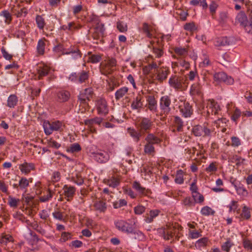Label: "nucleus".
<instances>
[{"label": "nucleus", "instance_id": "obj_9", "mask_svg": "<svg viewBox=\"0 0 252 252\" xmlns=\"http://www.w3.org/2000/svg\"><path fill=\"white\" fill-rule=\"evenodd\" d=\"M215 81L219 82H224L227 85H232L234 79L230 76H227L224 72H219L214 75Z\"/></svg>", "mask_w": 252, "mask_h": 252}, {"label": "nucleus", "instance_id": "obj_40", "mask_svg": "<svg viewBox=\"0 0 252 252\" xmlns=\"http://www.w3.org/2000/svg\"><path fill=\"white\" fill-rule=\"evenodd\" d=\"M173 232L172 228H169L167 230H163L162 232V237L164 239L166 240H169L170 239L172 238L173 237Z\"/></svg>", "mask_w": 252, "mask_h": 252}, {"label": "nucleus", "instance_id": "obj_28", "mask_svg": "<svg viewBox=\"0 0 252 252\" xmlns=\"http://www.w3.org/2000/svg\"><path fill=\"white\" fill-rule=\"evenodd\" d=\"M201 86L200 83H195L191 86L189 93L191 95L200 94L201 93Z\"/></svg>", "mask_w": 252, "mask_h": 252}, {"label": "nucleus", "instance_id": "obj_3", "mask_svg": "<svg viewBox=\"0 0 252 252\" xmlns=\"http://www.w3.org/2000/svg\"><path fill=\"white\" fill-rule=\"evenodd\" d=\"M153 126V122L148 118L141 117L137 122V129L143 134L149 133Z\"/></svg>", "mask_w": 252, "mask_h": 252}, {"label": "nucleus", "instance_id": "obj_54", "mask_svg": "<svg viewBox=\"0 0 252 252\" xmlns=\"http://www.w3.org/2000/svg\"><path fill=\"white\" fill-rule=\"evenodd\" d=\"M71 181L78 186H81L84 183V179L78 174H77L76 177H72Z\"/></svg>", "mask_w": 252, "mask_h": 252}, {"label": "nucleus", "instance_id": "obj_24", "mask_svg": "<svg viewBox=\"0 0 252 252\" xmlns=\"http://www.w3.org/2000/svg\"><path fill=\"white\" fill-rule=\"evenodd\" d=\"M236 22L240 23V25L244 27L248 23V18L244 11H240L237 15Z\"/></svg>", "mask_w": 252, "mask_h": 252}, {"label": "nucleus", "instance_id": "obj_32", "mask_svg": "<svg viewBox=\"0 0 252 252\" xmlns=\"http://www.w3.org/2000/svg\"><path fill=\"white\" fill-rule=\"evenodd\" d=\"M128 91V88L126 87H122L118 90L115 93V98L116 100H119L122 98Z\"/></svg>", "mask_w": 252, "mask_h": 252}, {"label": "nucleus", "instance_id": "obj_47", "mask_svg": "<svg viewBox=\"0 0 252 252\" xmlns=\"http://www.w3.org/2000/svg\"><path fill=\"white\" fill-rule=\"evenodd\" d=\"M81 150V147L80 145L78 143H75L71 144L67 151L71 153H75L79 152Z\"/></svg>", "mask_w": 252, "mask_h": 252}, {"label": "nucleus", "instance_id": "obj_57", "mask_svg": "<svg viewBox=\"0 0 252 252\" xmlns=\"http://www.w3.org/2000/svg\"><path fill=\"white\" fill-rule=\"evenodd\" d=\"M201 213L203 215L209 216L211 214H213L214 212L210 207L206 206L202 208Z\"/></svg>", "mask_w": 252, "mask_h": 252}, {"label": "nucleus", "instance_id": "obj_16", "mask_svg": "<svg viewBox=\"0 0 252 252\" xmlns=\"http://www.w3.org/2000/svg\"><path fill=\"white\" fill-rule=\"evenodd\" d=\"M63 189L64 196L67 198V201L72 199L75 193L76 188L73 186L65 185L63 186Z\"/></svg>", "mask_w": 252, "mask_h": 252}, {"label": "nucleus", "instance_id": "obj_29", "mask_svg": "<svg viewBox=\"0 0 252 252\" xmlns=\"http://www.w3.org/2000/svg\"><path fill=\"white\" fill-rule=\"evenodd\" d=\"M88 61L92 63H99L101 60V56L98 54H92L91 52L88 53Z\"/></svg>", "mask_w": 252, "mask_h": 252}, {"label": "nucleus", "instance_id": "obj_64", "mask_svg": "<svg viewBox=\"0 0 252 252\" xmlns=\"http://www.w3.org/2000/svg\"><path fill=\"white\" fill-rule=\"evenodd\" d=\"M218 7V5L215 1H212L211 2V4L209 5V9L210 13L212 15L215 13Z\"/></svg>", "mask_w": 252, "mask_h": 252}, {"label": "nucleus", "instance_id": "obj_63", "mask_svg": "<svg viewBox=\"0 0 252 252\" xmlns=\"http://www.w3.org/2000/svg\"><path fill=\"white\" fill-rule=\"evenodd\" d=\"M134 213L136 215H141L145 211V208L142 205H138L134 207Z\"/></svg>", "mask_w": 252, "mask_h": 252}, {"label": "nucleus", "instance_id": "obj_30", "mask_svg": "<svg viewBox=\"0 0 252 252\" xmlns=\"http://www.w3.org/2000/svg\"><path fill=\"white\" fill-rule=\"evenodd\" d=\"M78 82L82 83L85 82L89 78V72L85 70H82L78 73Z\"/></svg>", "mask_w": 252, "mask_h": 252}, {"label": "nucleus", "instance_id": "obj_11", "mask_svg": "<svg viewBox=\"0 0 252 252\" xmlns=\"http://www.w3.org/2000/svg\"><path fill=\"white\" fill-rule=\"evenodd\" d=\"M93 95V89L91 88L85 89L83 90L78 96V99L81 103L86 104L88 101H90Z\"/></svg>", "mask_w": 252, "mask_h": 252}, {"label": "nucleus", "instance_id": "obj_59", "mask_svg": "<svg viewBox=\"0 0 252 252\" xmlns=\"http://www.w3.org/2000/svg\"><path fill=\"white\" fill-rule=\"evenodd\" d=\"M12 241L13 238L11 236L9 235H5L1 238L0 243L3 245H6L8 242H10Z\"/></svg>", "mask_w": 252, "mask_h": 252}, {"label": "nucleus", "instance_id": "obj_26", "mask_svg": "<svg viewBox=\"0 0 252 252\" xmlns=\"http://www.w3.org/2000/svg\"><path fill=\"white\" fill-rule=\"evenodd\" d=\"M34 166L33 164L28 163L27 162H24L19 166V169L21 171L25 174H28L32 170L34 169Z\"/></svg>", "mask_w": 252, "mask_h": 252}, {"label": "nucleus", "instance_id": "obj_60", "mask_svg": "<svg viewBox=\"0 0 252 252\" xmlns=\"http://www.w3.org/2000/svg\"><path fill=\"white\" fill-rule=\"evenodd\" d=\"M132 234L134 235V238L137 239L139 241H143L145 239V236L144 234L140 231H135L134 229V232Z\"/></svg>", "mask_w": 252, "mask_h": 252}, {"label": "nucleus", "instance_id": "obj_22", "mask_svg": "<svg viewBox=\"0 0 252 252\" xmlns=\"http://www.w3.org/2000/svg\"><path fill=\"white\" fill-rule=\"evenodd\" d=\"M133 188L135 189L138 193L142 195H147L150 192L149 189H146L145 188L141 186L140 184L137 182L134 181L132 185Z\"/></svg>", "mask_w": 252, "mask_h": 252}, {"label": "nucleus", "instance_id": "obj_62", "mask_svg": "<svg viewBox=\"0 0 252 252\" xmlns=\"http://www.w3.org/2000/svg\"><path fill=\"white\" fill-rule=\"evenodd\" d=\"M232 245L233 244L231 243L230 241H227L222 245L221 249L224 251H225L226 252H229L230 249Z\"/></svg>", "mask_w": 252, "mask_h": 252}, {"label": "nucleus", "instance_id": "obj_38", "mask_svg": "<svg viewBox=\"0 0 252 252\" xmlns=\"http://www.w3.org/2000/svg\"><path fill=\"white\" fill-rule=\"evenodd\" d=\"M175 52L178 55L185 57L188 55V49L181 47H176L174 48Z\"/></svg>", "mask_w": 252, "mask_h": 252}, {"label": "nucleus", "instance_id": "obj_21", "mask_svg": "<svg viewBox=\"0 0 252 252\" xmlns=\"http://www.w3.org/2000/svg\"><path fill=\"white\" fill-rule=\"evenodd\" d=\"M70 96V93L67 91L62 90L57 93V100L60 102L67 101L69 99Z\"/></svg>", "mask_w": 252, "mask_h": 252}, {"label": "nucleus", "instance_id": "obj_10", "mask_svg": "<svg viewBox=\"0 0 252 252\" xmlns=\"http://www.w3.org/2000/svg\"><path fill=\"white\" fill-rule=\"evenodd\" d=\"M170 104L171 99L168 96L164 95L160 98L159 106L164 114L167 115L171 111Z\"/></svg>", "mask_w": 252, "mask_h": 252}, {"label": "nucleus", "instance_id": "obj_52", "mask_svg": "<svg viewBox=\"0 0 252 252\" xmlns=\"http://www.w3.org/2000/svg\"><path fill=\"white\" fill-rule=\"evenodd\" d=\"M19 202L20 200L19 199L11 196L8 197V204L11 207H17Z\"/></svg>", "mask_w": 252, "mask_h": 252}, {"label": "nucleus", "instance_id": "obj_61", "mask_svg": "<svg viewBox=\"0 0 252 252\" xmlns=\"http://www.w3.org/2000/svg\"><path fill=\"white\" fill-rule=\"evenodd\" d=\"M48 145L49 147L56 149H59L61 146L60 143L51 139L48 141Z\"/></svg>", "mask_w": 252, "mask_h": 252}, {"label": "nucleus", "instance_id": "obj_45", "mask_svg": "<svg viewBox=\"0 0 252 252\" xmlns=\"http://www.w3.org/2000/svg\"><path fill=\"white\" fill-rule=\"evenodd\" d=\"M144 151L147 155H153L155 153V147L153 145L146 143L144 146Z\"/></svg>", "mask_w": 252, "mask_h": 252}, {"label": "nucleus", "instance_id": "obj_5", "mask_svg": "<svg viewBox=\"0 0 252 252\" xmlns=\"http://www.w3.org/2000/svg\"><path fill=\"white\" fill-rule=\"evenodd\" d=\"M114 224L116 228L123 232H125L127 234L132 233L134 232L133 225L124 220H116L114 221Z\"/></svg>", "mask_w": 252, "mask_h": 252}, {"label": "nucleus", "instance_id": "obj_25", "mask_svg": "<svg viewBox=\"0 0 252 252\" xmlns=\"http://www.w3.org/2000/svg\"><path fill=\"white\" fill-rule=\"evenodd\" d=\"M148 133V135L145 139L147 143L153 145L154 144H159L160 142V139L156 136L153 133Z\"/></svg>", "mask_w": 252, "mask_h": 252}, {"label": "nucleus", "instance_id": "obj_12", "mask_svg": "<svg viewBox=\"0 0 252 252\" xmlns=\"http://www.w3.org/2000/svg\"><path fill=\"white\" fill-rule=\"evenodd\" d=\"M143 97L140 94L134 97L131 104V108L132 110H137L138 112L143 106Z\"/></svg>", "mask_w": 252, "mask_h": 252}, {"label": "nucleus", "instance_id": "obj_56", "mask_svg": "<svg viewBox=\"0 0 252 252\" xmlns=\"http://www.w3.org/2000/svg\"><path fill=\"white\" fill-rule=\"evenodd\" d=\"M231 146L233 147H238L241 144V140L239 138L236 136H232L231 138Z\"/></svg>", "mask_w": 252, "mask_h": 252}, {"label": "nucleus", "instance_id": "obj_18", "mask_svg": "<svg viewBox=\"0 0 252 252\" xmlns=\"http://www.w3.org/2000/svg\"><path fill=\"white\" fill-rule=\"evenodd\" d=\"M180 112L185 118L190 116L192 113L191 106L188 102H184L183 105L179 106Z\"/></svg>", "mask_w": 252, "mask_h": 252}, {"label": "nucleus", "instance_id": "obj_53", "mask_svg": "<svg viewBox=\"0 0 252 252\" xmlns=\"http://www.w3.org/2000/svg\"><path fill=\"white\" fill-rule=\"evenodd\" d=\"M142 30L146 36L150 38L152 37V34L151 33V29L149 25L146 23L143 24Z\"/></svg>", "mask_w": 252, "mask_h": 252}, {"label": "nucleus", "instance_id": "obj_39", "mask_svg": "<svg viewBox=\"0 0 252 252\" xmlns=\"http://www.w3.org/2000/svg\"><path fill=\"white\" fill-rule=\"evenodd\" d=\"M29 186V181L26 178L22 177L19 182V189L21 190L25 189L26 191L27 187Z\"/></svg>", "mask_w": 252, "mask_h": 252}, {"label": "nucleus", "instance_id": "obj_42", "mask_svg": "<svg viewBox=\"0 0 252 252\" xmlns=\"http://www.w3.org/2000/svg\"><path fill=\"white\" fill-rule=\"evenodd\" d=\"M174 123L177 131H182L183 127V122L182 119L180 117L176 116L175 117Z\"/></svg>", "mask_w": 252, "mask_h": 252}, {"label": "nucleus", "instance_id": "obj_7", "mask_svg": "<svg viewBox=\"0 0 252 252\" xmlns=\"http://www.w3.org/2000/svg\"><path fill=\"white\" fill-rule=\"evenodd\" d=\"M92 21L95 24L94 32L93 34L94 39H98L99 37L103 36L104 31V25L100 23V20L98 17L94 16L92 18Z\"/></svg>", "mask_w": 252, "mask_h": 252}, {"label": "nucleus", "instance_id": "obj_33", "mask_svg": "<svg viewBox=\"0 0 252 252\" xmlns=\"http://www.w3.org/2000/svg\"><path fill=\"white\" fill-rule=\"evenodd\" d=\"M18 98L15 94L10 95L7 99V106L10 108H14L17 104Z\"/></svg>", "mask_w": 252, "mask_h": 252}, {"label": "nucleus", "instance_id": "obj_58", "mask_svg": "<svg viewBox=\"0 0 252 252\" xmlns=\"http://www.w3.org/2000/svg\"><path fill=\"white\" fill-rule=\"evenodd\" d=\"M192 197L193 198L194 201L196 203H200L204 201L203 196L199 192L193 194Z\"/></svg>", "mask_w": 252, "mask_h": 252}, {"label": "nucleus", "instance_id": "obj_50", "mask_svg": "<svg viewBox=\"0 0 252 252\" xmlns=\"http://www.w3.org/2000/svg\"><path fill=\"white\" fill-rule=\"evenodd\" d=\"M236 191L238 195L243 197H246L248 194L247 190L243 184H242L240 187L237 189Z\"/></svg>", "mask_w": 252, "mask_h": 252}, {"label": "nucleus", "instance_id": "obj_14", "mask_svg": "<svg viewBox=\"0 0 252 252\" xmlns=\"http://www.w3.org/2000/svg\"><path fill=\"white\" fill-rule=\"evenodd\" d=\"M96 106L99 114L105 115L108 113V108L105 99H99L96 102Z\"/></svg>", "mask_w": 252, "mask_h": 252}, {"label": "nucleus", "instance_id": "obj_8", "mask_svg": "<svg viewBox=\"0 0 252 252\" xmlns=\"http://www.w3.org/2000/svg\"><path fill=\"white\" fill-rule=\"evenodd\" d=\"M192 132L195 136L206 137L210 136L211 135L213 130L208 128L205 125H197L192 128Z\"/></svg>", "mask_w": 252, "mask_h": 252}, {"label": "nucleus", "instance_id": "obj_55", "mask_svg": "<svg viewBox=\"0 0 252 252\" xmlns=\"http://www.w3.org/2000/svg\"><path fill=\"white\" fill-rule=\"evenodd\" d=\"M67 49L65 48L64 46L59 43L54 48V51L56 52H62V54L63 55L64 52H67Z\"/></svg>", "mask_w": 252, "mask_h": 252}, {"label": "nucleus", "instance_id": "obj_27", "mask_svg": "<svg viewBox=\"0 0 252 252\" xmlns=\"http://www.w3.org/2000/svg\"><path fill=\"white\" fill-rule=\"evenodd\" d=\"M149 109L152 111H156L157 108V101L154 96L149 95L147 98Z\"/></svg>", "mask_w": 252, "mask_h": 252}, {"label": "nucleus", "instance_id": "obj_31", "mask_svg": "<svg viewBox=\"0 0 252 252\" xmlns=\"http://www.w3.org/2000/svg\"><path fill=\"white\" fill-rule=\"evenodd\" d=\"M159 211L158 210H151L148 216L145 218V221L147 223H151L153 221L155 218L157 217L159 214Z\"/></svg>", "mask_w": 252, "mask_h": 252}, {"label": "nucleus", "instance_id": "obj_1", "mask_svg": "<svg viewBox=\"0 0 252 252\" xmlns=\"http://www.w3.org/2000/svg\"><path fill=\"white\" fill-rule=\"evenodd\" d=\"M170 86L177 91H182L188 85V78L184 76L172 75L168 81Z\"/></svg>", "mask_w": 252, "mask_h": 252}, {"label": "nucleus", "instance_id": "obj_46", "mask_svg": "<svg viewBox=\"0 0 252 252\" xmlns=\"http://www.w3.org/2000/svg\"><path fill=\"white\" fill-rule=\"evenodd\" d=\"M117 28L121 32H125L127 31V24L123 21H118L117 23Z\"/></svg>", "mask_w": 252, "mask_h": 252}, {"label": "nucleus", "instance_id": "obj_43", "mask_svg": "<svg viewBox=\"0 0 252 252\" xmlns=\"http://www.w3.org/2000/svg\"><path fill=\"white\" fill-rule=\"evenodd\" d=\"M241 216L242 218L246 220H248L251 218V215L250 209L246 206H244L243 207Z\"/></svg>", "mask_w": 252, "mask_h": 252}, {"label": "nucleus", "instance_id": "obj_17", "mask_svg": "<svg viewBox=\"0 0 252 252\" xmlns=\"http://www.w3.org/2000/svg\"><path fill=\"white\" fill-rule=\"evenodd\" d=\"M63 55H71L73 60H77L82 57L80 51L77 47L74 46H70L67 49V52H64Z\"/></svg>", "mask_w": 252, "mask_h": 252}, {"label": "nucleus", "instance_id": "obj_4", "mask_svg": "<svg viewBox=\"0 0 252 252\" xmlns=\"http://www.w3.org/2000/svg\"><path fill=\"white\" fill-rule=\"evenodd\" d=\"M43 126L45 133L47 135H50L54 131H61L63 130V124L59 121H56L53 122L45 121L43 123Z\"/></svg>", "mask_w": 252, "mask_h": 252}, {"label": "nucleus", "instance_id": "obj_34", "mask_svg": "<svg viewBox=\"0 0 252 252\" xmlns=\"http://www.w3.org/2000/svg\"><path fill=\"white\" fill-rule=\"evenodd\" d=\"M94 207L100 212H104L107 208L106 203L102 201L96 202L94 204Z\"/></svg>", "mask_w": 252, "mask_h": 252}, {"label": "nucleus", "instance_id": "obj_6", "mask_svg": "<svg viewBox=\"0 0 252 252\" xmlns=\"http://www.w3.org/2000/svg\"><path fill=\"white\" fill-rule=\"evenodd\" d=\"M220 110L219 105L213 99L208 100L206 103V107L204 108V111H206L207 116L209 117L218 115Z\"/></svg>", "mask_w": 252, "mask_h": 252}, {"label": "nucleus", "instance_id": "obj_13", "mask_svg": "<svg viewBox=\"0 0 252 252\" xmlns=\"http://www.w3.org/2000/svg\"><path fill=\"white\" fill-rule=\"evenodd\" d=\"M169 73V69L167 67L158 68L156 72V79L160 83L162 82L166 79Z\"/></svg>", "mask_w": 252, "mask_h": 252}, {"label": "nucleus", "instance_id": "obj_2", "mask_svg": "<svg viewBox=\"0 0 252 252\" xmlns=\"http://www.w3.org/2000/svg\"><path fill=\"white\" fill-rule=\"evenodd\" d=\"M91 157L99 163H106L110 159L109 153L102 149H98L91 152Z\"/></svg>", "mask_w": 252, "mask_h": 252}, {"label": "nucleus", "instance_id": "obj_23", "mask_svg": "<svg viewBox=\"0 0 252 252\" xmlns=\"http://www.w3.org/2000/svg\"><path fill=\"white\" fill-rule=\"evenodd\" d=\"M50 69V68L47 65H45L37 66V72L38 79H41L43 77L46 76L48 74Z\"/></svg>", "mask_w": 252, "mask_h": 252}, {"label": "nucleus", "instance_id": "obj_35", "mask_svg": "<svg viewBox=\"0 0 252 252\" xmlns=\"http://www.w3.org/2000/svg\"><path fill=\"white\" fill-rule=\"evenodd\" d=\"M158 68V64L155 62H153L143 68V71L145 74H149L152 70L154 69L157 70Z\"/></svg>", "mask_w": 252, "mask_h": 252}, {"label": "nucleus", "instance_id": "obj_44", "mask_svg": "<svg viewBox=\"0 0 252 252\" xmlns=\"http://www.w3.org/2000/svg\"><path fill=\"white\" fill-rule=\"evenodd\" d=\"M35 21L38 28L40 30L43 29L45 24L44 18L40 15H37Z\"/></svg>", "mask_w": 252, "mask_h": 252}, {"label": "nucleus", "instance_id": "obj_48", "mask_svg": "<svg viewBox=\"0 0 252 252\" xmlns=\"http://www.w3.org/2000/svg\"><path fill=\"white\" fill-rule=\"evenodd\" d=\"M175 182L176 184H182L184 182V178H183V172L180 170H178L177 172L176 177L175 179Z\"/></svg>", "mask_w": 252, "mask_h": 252}, {"label": "nucleus", "instance_id": "obj_41", "mask_svg": "<svg viewBox=\"0 0 252 252\" xmlns=\"http://www.w3.org/2000/svg\"><path fill=\"white\" fill-rule=\"evenodd\" d=\"M208 242V239L207 237H203L198 240L195 244V246L198 249L204 247L206 246Z\"/></svg>", "mask_w": 252, "mask_h": 252}, {"label": "nucleus", "instance_id": "obj_20", "mask_svg": "<svg viewBox=\"0 0 252 252\" xmlns=\"http://www.w3.org/2000/svg\"><path fill=\"white\" fill-rule=\"evenodd\" d=\"M104 183L109 187L115 188L119 186L120 184V179L118 177L112 176L107 179L104 180Z\"/></svg>", "mask_w": 252, "mask_h": 252}, {"label": "nucleus", "instance_id": "obj_36", "mask_svg": "<svg viewBox=\"0 0 252 252\" xmlns=\"http://www.w3.org/2000/svg\"><path fill=\"white\" fill-rule=\"evenodd\" d=\"M45 45L44 39H41L38 40L36 48L38 54L43 55L44 53Z\"/></svg>", "mask_w": 252, "mask_h": 252}, {"label": "nucleus", "instance_id": "obj_37", "mask_svg": "<svg viewBox=\"0 0 252 252\" xmlns=\"http://www.w3.org/2000/svg\"><path fill=\"white\" fill-rule=\"evenodd\" d=\"M128 133L136 142H138L140 140V138L141 136V135L143 134L142 133H141L139 131L138 132L133 128H129L128 129Z\"/></svg>", "mask_w": 252, "mask_h": 252}, {"label": "nucleus", "instance_id": "obj_51", "mask_svg": "<svg viewBox=\"0 0 252 252\" xmlns=\"http://www.w3.org/2000/svg\"><path fill=\"white\" fill-rule=\"evenodd\" d=\"M127 205V202L125 199H121L118 201H116L113 202V205L115 209H118L122 207L126 206Z\"/></svg>", "mask_w": 252, "mask_h": 252}, {"label": "nucleus", "instance_id": "obj_15", "mask_svg": "<svg viewBox=\"0 0 252 252\" xmlns=\"http://www.w3.org/2000/svg\"><path fill=\"white\" fill-rule=\"evenodd\" d=\"M233 42V39L231 37H221L216 39L215 45L216 46H224L231 45Z\"/></svg>", "mask_w": 252, "mask_h": 252}, {"label": "nucleus", "instance_id": "obj_49", "mask_svg": "<svg viewBox=\"0 0 252 252\" xmlns=\"http://www.w3.org/2000/svg\"><path fill=\"white\" fill-rule=\"evenodd\" d=\"M53 197V194L51 190L49 189L46 194L41 196L39 198V200L42 202H45L50 200Z\"/></svg>", "mask_w": 252, "mask_h": 252}, {"label": "nucleus", "instance_id": "obj_19", "mask_svg": "<svg viewBox=\"0 0 252 252\" xmlns=\"http://www.w3.org/2000/svg\"><path fill=\"white\" fill-rule=\"evenodd\" d=\"M102 120L103 119L101 118L96 117L93 119L86 120L84 121V124L85 125L88 126L92 132L95 133L96 132V130L93 125L94 124L99 125L102 122Z\"/></svg>", "mask_w": 252, "mask_h": 252}]
</instances>
